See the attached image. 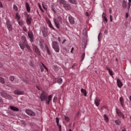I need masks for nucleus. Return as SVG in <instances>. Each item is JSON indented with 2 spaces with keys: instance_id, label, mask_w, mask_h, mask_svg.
Returning <instances> with one entry per match:
<instances>
[{
  "instance_id": "f257e3e1",
  "label": "nucleus",
  "mask_w": 131,
  "mask_h": 131,
  "mask_svg": "<svg viewBox=\"0 0 131 131\" xmlns=\"http://www.w3.org/2000/svg\"><path fill=\"white\" fill-rule=\"evenodd\" d=\"M19 46L21 50H24L26 48L27 49L28 52H30L31 53V49H30V46L28 45V43H27V40H26V36H23L21 37V41L19 42Z\"/></svg>"
},
{
  "instance_id": "f03ea898",
  "label": "nucleus",
  "mask_w": 131,
  "mask_h": 131,
  "mask_svg": "<svg viewBox=\"0 0 131 131\" xmlns=\"http://www.w3.org/2000/svg\"><path fill=\"white\" fill-rule=\"evenodd\" d=\"M53 21L56 28H58V29H59V28H60V24H62V23H63V21H62V17L58 16L57 17H55L53 19Z\"/></svg>"
},
{
  "instance_id": "7ed1b4c3",
  "label": "nucleus",
  "mask_w": 131,
  "mask_h": 131,
  "mask_svg": "<svg viewBox=\"0 0 131 131\" xmlns=\"http://www.w3.org/2000/svg\"><path fill=\"white\" fill-rule=\"evenodd\" d=\"M52 46L53 49L54 50L56 53H59V52H60V47H59V45L56 41H52Z\"/></svg>"
},
{
  "instance_id": "20e7f679",
  "label": "nucleus",
  "mask_w": 131,
  "mask_h": 131,
  "mask_svg": "<svg viewBox=\"0 0 131 131\" xmlns=\"http://www.w3.org/2000/svg\"><path fill=\"white\" fill-rule=\"evenodd\" d=\"M2 97L7 99V100H12V96H10L9 94H7L5 91H2L0 93Z\"/></svg>"
},
{
  "instance_id": "39448f33",
  "label": "nucleus",
  "mask_w": 131,
  "mask_h": 131,
  "mask_svg": "<svg viewBox=\"0 0 131 131\" xmlns=\"http://www.w3.org/2000/svg\"><path fill=\"white\" fill-rule=\"evenodd\" d=\"M6 25L9 31H12L13 30V23L11 22L10 20L6 21Z\"/></svg>"
},
{
  "instance_id": "423d86ee",
  "label": "nucleus",
  "mask_w": 131,
  "mask_h": 131,
  "mask_svg": "<svg viewBox=\"0 0 131 131\" xmlns=\"http://www.w3.org/2000/svg\"><path fill=\"white\" fill-rule=\"evenodd\" d=\"M40 99L42 102L46 101L48 99V94L45 92H42L40 95Z\"/></svg>"
},
{
  "instance_id": "0eeeda50",
  "label": "nucleus",
  "mask_w": 131,
  "mask_h": 131,
  "mask_svg": "<svg viewBox=\"0 0 131 131\" xmlns=\"http://www.w3.org/2000/svg\"><path fill=\"white\" fill-rule=\"evenodd\" d=\"M116 112L118 116H119V117L122 118V119H124V118H125L124 115L123 114V113H122V112H121V111L120 110H119L118 108H116Z\"/></svg>"
},
{
  "instance_id": "6e6552de",
  "label": "nucleus",
  "mask_w": 131,
  "mask_h": 131,
  "mask_svg": "<svg viewBox=\"0 0 131 131\" xmlns=\"http://www.w3.org/2000/svg\"><path fill=\"white\" fill-rule=\"evenodd\" d=\"M28 35L29 39H30L31 42H33V33L31 31L28 32Z\"/></svg>"
},
{
  "instance_id": "1a4fd4ad",
  "label": "nucleus",
  "mask_w": 131,
  "mask_h": 131,
  "mask_svg": "<svg viewBox=\"0 0 131 131\" xmlns=\"http://www.w3.org/2000/svg\"><path fill=\"white\" fill-rule=\"evenodd\" d=\"M26 18H27V20H26L27 24L28 25H30V24H31V21L32 20V17H31V16L30 15L27 14Z\"/></svg>"
},
{
  "instance_id": "9d476101",
  "label": "nucleus",
  "mask_w": 131,
  "mask_h": 131,
  "mask_svg": "<svg viewBox=\"0 0 131 131\" xmlns=\"http://www.w3.org/2000/svg\"><path fill=\"white\" fill-rule=\"evenodd\" d=\"M33 50L34 52H35L37 54V55L40 56V51H39V50H38L37 46H36L35 45H33Z\"/></svg>"
},
{
  "instance_id": "9b49d317",
  "label": "nucleus",
  "mask_w": 131,
  "mask_h": 131,
  "mask_svg": "<svg viewBox=\"0 0 131 131\" xmlns=\"http://www.w3.org/2000/svg\"><path fill=\"white\" fill-rule=\"evenodd\" d=\"M26 113L30 116H35V113L30 110H26Z\"/></svg>"
},
{
  "instance_id": "f8f14e48",
  "label": "nucleus",
  "mask_w": 131,
  "mask_h": 131,
  "mask_svg": "<svg viewBox=\"0 0 131 131\" xmlns=\"http://www.w3.org/2000/svg\"><path fill=\"white\" fill-rule=\"evenodd\" d=\"M15 95H24V91L16 90L14 92Z\"/></svg>"
},
{
  "instance_id": "ddd939ff",
  "label": "nucleus",
  "mask_w": 131,
  "mask_h": 131,
  "mask_svg": "<svg viewBox=\"0 0 131 131\" xmlns=\"http://www.w3.org/2000/svg\"><path fill=\"white\" fill-rule=\"evenodd\" d=\"M63 7L64 8V9H65V10H70V9H71V6L70 5V4L67 3V2L63 6Z\"/></svg>"
},
{
  "instance_id": "4468645a",
  "label": "nucleus",
  "mask_w": 131,
  "mask_h": 131,
  "mask_svg": "<svg viewBox=\"0 0 131 131\" xmlns=\"http://www.w3.org/2000/svg\"><path fill=\"white\" fill-rule=\"evenodd\" d=\"M40 69L41 70V72H43V71H45V69H46L47 71H48V68L46 67L43 63H42V66H40Z\"/></svg>"
},
{
  "instance_id": "2eb2a0df",
  "label": "nucleus",
  "mask_w": 131,
  "mask_h": 131,
  "mask_svg": "<svg viewBox=\"0 0 131 131\" xmlns=\"http://www.w3.org/2000/svg\"><path fill=\"white\" fill-rule=\"evenodd\" d=\"M26 7L28 13H30L31 8H30V6L29 5V3H28V2H26Z\"/></svg>"
},
{
  "instance_id": "dca6fc26",
  "label": "nucleus",
  "mask_w": 131,
  "mask_h": 131,
  "mask_svg": "<svg viewBox=\"0 0 131 131\" xmlns=\"http://www.w3.org/2000/svg\"><path fill=\"white\" fill-rule=\"evenodd\" d=\"M68 19L70 24H74V22H75L74 18H73L72 16L70 15L68 17Z\"/></svg>"
},
{
  "instance_id": "f3484780",
  "label": "nucleus",
  "mask_w": 131,
  "mask_h": 131,
  "mask_svg": "<svg viewBox=\"0 0 131 131\" xmlns=\"http://www.w3.org/2000/svg\"><path fill=\"white\" fill-rule=\"evenodd\" d=\"M117 85L119 88H122V85H123V84H122V82H121L120 79H118L117 80Z\"/></svg>"
},
{
  "instance_id": "a211bd4d",
  "label": "nucleus",
  "mask_w": 131,
  "mask_h": 131,
  "mask_svg": "<svg viewBox=\"0 0 131 131\" xmlns=\"http://www.w3.org/2000/svg\"><path fill=\"white\" fill-rule=\"evenodd\" d=\"M100 102H101V100L99 98H96L95 100V104L97 107H98L99 105H100Z\"/></svg>"
},
{
  "instance_id": "6ab92c4d",
  "label": "nucleus",
  "mask_w": 131,
  "mask_h": 131,
  "mask_svg": "<svg viewBox=\"0 0 131 131\" xmlns=\"http://www.w3.org/2000/svg\"><path fill=\"white\" fill-rule=\"evenodd\" d=\"M39 46L40 49L43 50L45 49V43H43V40H41L39 41Z\"/></svg>"
},
{
  "instance_id": "aec40b11",
  "label": "nucleus",
  "mask_w": 131,
  "mask_h": 131,
  "mask_svg": "<svg viewBox=\"0 0 131 131\" xmlns=\"http://www.w3.org/2000/svg\"><path fill=\"white\" fill-rule=\"evenodd\" d=\"M119 101L122 107H124V99H123V97H120Z\"/></svg>"
},
{
  "instance_id": "412c9836",
  "label": "nucleus",
  "mask_w": 131,
  "mask_h": 131,
  "mask_svg": "<svg viewBox=\"0 0 131 131\" xmlns=\"http://www.w3.org/2000/svg\"><path fill=\"white\" fill-rule=\"evenodd\" d=\"M48 24L50 28H51V29H53V30H55V28L54 27V26H53V25L52 24V23L51 22V21L50 20L48 21Z\"/></svg>"
},
{
  "instance_id": "4be33fe9",
  "label": "nucleus",
  "mask_w": 131,
  "mask_h": 131,
  "mask_svg": "<svg viewBox=\"0 0 131 131\" xmlns=\"http://www.w3.org/2000/svg\"><path fill=\"white\" fill-rule=\"evenodd\" d=\"M9 107L13 111H19V108H17L16 106H10Z\"/></svg>"
},
{
  "instance_id": "5701e85b",
  "label": "nucleus",
  "mask_w": 131,
  "mask_h": 131,
  "mask_svg": "<svg viewBox=\"0 0 131 131\" xmlns=\"http://www.w3.org/2000/svg\"><path fill=\"white\" fill-rule=\"evenodd\" d=\"M69 3L72 4L73 5H77V2L76 0H68Z\"/></svg>"
},
{
  "instance_id": "b1692460",
  "label": "nucleus",
  "mask_w": 131,
  "mask_h": 131,
  "mask_svg": "<svg viewBox=\"0 0 131 131\" xmlns=\"http://www.w3.org/2000/svg\"><path fill=\"white\" fill-rule=\"evenodd\" d=\"M66 3H67L66 1H65V0L59 1V5L60 6H63Z\"/></svg>"
},
{
  "instance_id": "393cba45",
  "label": "nucleus",
  "mask_w": 131,
  "mask_h": 131,
  "mask_svg": "<svg viewBox=\"0 0 131 131\" xmlns=\"http://www.w3.org/2000/svg\"><path fill=\"white\" fill-rule=\"evenodd\" d=\"M81 93H82V94H83L84 96L85 97H86V91L83 89H81Z\"/></svg>"
},
{
  "instance_id": "a878e982",
  "label": "nucleus",
  "mask_w": 131,
  "mask_h": 131,
  "mask_svg": "<svg viewBox=\"0 0 131 131\" xmlns=\"http://www.w3.org/2000/svg\"><path fill=\"white\" fill-rule=\"evenodd\" d=\"M19 26H23L24 25V21L22 20H17Z\"/></svg>"
},
{
  "instance_id": "bb28decb",
  "label": "nucleus",
  "mask_w": 131,
  "mask_h": 131,
  "mask_svg": "<svg viewBox=\"0 0 131 131\" xmlns=\"http://www.w3.org/2000/svg\"><path fill=\"white\" fill-rule=\"evenodd\" d=\"M115 123L117 125H120L121 124V121L120 120H117L115 121Z\"/></svg>"
},
{
  "instance_id": "cd10ccee",
  "label": "nucleus",
  "mask_w": 131,
  "mask_h": 131,
  "mask_svg": "<svg viewBox=\"0 0 131 131\" xmlns=\"http://www.w3.org/2000/svg\"><path fill=\"white\" fill-rule=\"evenodd\" d=\"M103 118H104V120L105 121V122H108V121H109V118H108L107 117V116L106 115H104L103 116Z\"/></svg>"
},
{
  "instance_id": "c85d7f7f",
  "label": "nucleus",
  "mask_w": 131,
  "mask_h": 131,
  "mask_svg": "<svg viewBox=\"0 0 131 131\" xmlns=\"http://www.w3.org/2000/svg\"><path fill=\"white\" fill-rule=\"evenodd\" d=\"M0 83H5V79L2 77H0Z\"/></svg>"
},
{
  "instance_id": "c756f323",
  "label": "nucleus",
  "mask_w": 131,
  "mask_h": 131,
  "mask_svg": "<svg viewBox=\"0 0 131 131\" xmlns=\"http://www.w3.org/2000/svg\"><path fill=\"white\" fill-rule=\"evenodd\" d=\"M64 119L66 122H69V121H70V119L67 116H64Z\"/></svg>"
},
{
  "instance_id": "7c9ffc66",
  "label": "nucleus",
  "mask_w": 131,
  "mask_h": 131,
  "mask_svg": "<svg viewBox=\"0 0 131 131\" xmlns=\"http://www.w3.org/2000/svg\"><path fill=\"white\" fill-rule=\"evenodd\" d=\"M20 15H19V13H16L15 16V18L17 19V21H19L20 20Z\"/></svg>"
},
{
  "instance_id": "2f4dec72",
  "label": "nucleus",
  "mask_w": 131,
  "mask_h": 131,
  "mask_svg": "<svg viewBox=\"0 0 131 131\" xmlns=\"http://www.w3.org/2000/svg\"><path fill=\"white\" fill-rule=\"evenodd\" d=\"M62 82H63V79H62V78H59L57 79L58 83H62Z\"/></svg>"
},
{
  "instance_id": "473e14b6",
  "label": "nucleus",
  "mask_w": 131,
  "mask_h": 131,
  "mask_svg": "<svg viewBox=\"0 0 131 131\" xmlns=\"http://www.w3.org/2000/svg\"><path fill=\"white\" fill-rule=\"evenodd\" d=\"M38 6L40 10V11H42V12H43L44 11H43V9H42V8H41V5H40V3H38Z\"/></svg>"
},
{
  "instance_id": "72a5a7b5",
  "label": "nucleus",
  "mask_w": 131,
  "mask_h": 131,
  "mask_svg": "<svg viewBox=\"0 0 131 131\" xmlns=\"http://www.w3.org/2000/svg\"><path fill=\"white\" fill-rule=\"evenodd\" d=\"M102 39V34L100 33L98 35V40L100 41Z\"/></svg>"
},
{
  "instance_id": "f704fd0d",
  "label": "nucleus",
  "mask_w": 131,
  "mask_h": 131,
  "mask_svg": "<svg viewBox=\"0 0 131 131\" xmlns=\"http://www.w3.org/2000/svg\"><path fill=\"white\" fill-rule=\"evenodd\" d=\"M46 51L48 55H51V52L50 51V50L49 49V48H48V47H46Z\"/></svg>"
},
{
  "instance_id": "c9c22d12",
  "label": "nucleus",
  "mask_w": 131,
  "mask_h": 131,
  "mask_svg": "<svg viewBox=\"0 0 131 131\" xmlns=\"http://www.w3.org/2000/svg\"><path fill=\"white\" fill-rule=\"evenodd\" d=\"M109 74L111 75V76H113V71L112 70H110L108 71Z\"/></svg>"
},
{
  "instance_id": "e433bc0d",
  "label": "nucleus",
  "mask_w": 131,
  "mask_h": 131,
  "mask_svg": "<svg viewBox=\"0 0 131 131\" xmlns=\"http://www.w3.org/2000/svg\"><path fill=\"white\" fill-rule=\"evenodd\" d=\"M84 57H85V53H83L81 56V61H83Z\"/></svg>"
},
{
  "instance_id": "4c0bfd02",
  "label": "nucleus",
  "mask_w": 131,
  "mask_h": 131,
  "mask_svg": "<svg viewBox=\"0 0 131 131\" xmlns=\"http://www.w3.org/2000/svg\"><path fill=\"white\" fill-rule=\"evenodd\" d=\"M52 98H53V96L52 95H49L48 96V101H50L52 100Z\"/></svg>"
},
{
  "instance_id": "58836bf2",
  "label": "nucleus",
  "mask_w": 131,
  "mask_h": 131,
  "mask_svg": "<svg viewBox=\"0 0 131 131\" xmlns=\"http://www.w3.org/2000/svg\"><path fill=\"white\" fill-rule=\"evenodd\" d=\"M42 32L43 36L46 37V36H47V32L42 30Z\"/></svg>"
},
{
  "instance_id": "ea45409f",
  "label": "nucleus",
  "mask_w": 131,
  "mask_h": 131,
  "mask_svg": "<svg viewBox=\"0 0 131 131\" xmlns=\"http://www.w3.org/2000/svg\"><path fill=\"white\" fill-rule=\"evenodd\" d=\"M10 80H11V81H14V79H15V77H14V76H10L9 78Z\"/></svg>"
},
{
  "instance_id": "a19ab883",
  "label": "nucleus",
  "mask_w": 131,
  "mask_h": 131,
  "mask_svg": "<svg viewBox=\"0 0 131 131\" xmlns=\"http://www.w3.org/2000/svg\"><path fill=\"white\" fill-rule=\"evenodd\" d=\"M103 21H104L105 23H107V22H108V19H107V17H103Z\"/></svg>"
},
{
  "instance_id": "79ce46f5",
  "label": "nucleus",
  "mask_w": 131,
  "mask_h": 131,
  "mask_svg": "<svg viewBox=\"0 0 131 131\" xmlns=\"http://www.w3.org/2000/svg\"><path fill=\"white\" fill-rule=\"evenodd\" d=\"M58 99V98L57 97H54L53 98V103H56V102H57V99Z\"/></svg>"
},
{
  "instance_id": "37998d69",
  "label": "nucleus",
  "mask_w": 131,
  "mask_h": 131,
  "mask_svg": "<svg viewBox=\"0 0 131 131\" xmlns=\"http://www.w3.org/2000/svg\"><path fill=\"white\" fill-rule=\"evenodd\" d=\"M54 70H56V71H58V66H54Z\"/></svg>"
},
{
  "instance_id": "c03bdc74",
  "label": "nucleus",
  "mask_w": 131,
  "mask_h": 131,
  "mask_svg": "<svg viewBox=\"0 0 131 131\" xmlns=\"http://www.w3.org/2000/svg\"><path fill=\"white\" fill-rule=\"evenodd\" d=\"M23 29L24 31H25V32H27V28H26V27H25V26L23 27Z\"/></svg>"
},
{
  "instance_id": "a18cd8bd",
  "label": "nucleus",
  "mask_w": 131,
  "mask_h": 131,
  "mask_svg": "<svg viewBox=\"0 0 131 131\" xmlns=\"http://www.w3.org/2000/svg\"><path fill=\"white\" fill-rule=\"evenodd\" d=\"M13 9L15 11H18V7H17L16 5H14L13 6Z\"/></svg>"
},
{
  "instance_id": "49530a36",
  "label": "nucleus",
  "mask_w": 131,
  "mask_h": 131,
  "mask_svg": "<svg viewBox=\"0 0 131 131\" xmlns=\"http://www.w3.org/2000/svg\"><path fill=\"white\" fill-rule=\"evenodd\" d=\"M45 101H46V104H47V105H50V102H51V101H49L48 100V98L47 99H46Z\"/></svg>"
},
{
  "instance_id": "de8ad7c7",
  "label": "nucleus",
  "mask_w": 131,
  "mask_h": 131,
  "mask_svg": "<svg viewBox=\"0 0 131 131\" xmlns=\"http://www.w3.org/2000/svg\"><path fill=\"white\" fill-rule=\"evenodd\" d=\"M42 7L44 10H47V6H46V5H45L43 4H42Z\"/></svg>"
},
{
  "instance_id": "09e8293b",
  "label": "nucleus",
  "mask_w": 131,
  "mask_h": 131,
  "mask_svg": "<svg viewBox=\"0 0 131 131\" xmlns=\"http://www.w3.org/2000/svg\"><path fill=\"white\" fill-rule=\"evenodd\" d=\"M102 18H106V13H103V14H102Z\"/></svg>"
},
{
  "instance_id": "8fccbe9b",
  "label": "nucleus",
  "mask_w": 131,
  "mask_h": 131,
  "mask_svg": "<svg viewBox=\"0 0 131 131\" xmlns=\"http://www.w3.org/2000/svg\"><path fill=\"white\" fill-rule=\"evenodd\" d=\"M56 123H57V125H58V124H59V118H56Z\"/></svg>"
},
{
  "instance_id": "3c124183",
  "label": "nucleus",
  "mask_w": 131,
  "mask_h": 131,
  "mask_svg": "<svg viewBox=\"0 0 131 131\" xmlns=\"http://www.w3.org/2000/svg\"><path fill=\"white\" fill-rule=\"evenodd\" d=\"M122 7H123V8H126V4L123 3Z\"/></svg>"
},
{
  "instance_id": "603ef678",
  "label": "nucleus",
  "mask_w": 131,
  "mask_h": 131,
  "mask_svg": "<svg viewBox=\"0 0 131 131\" xmlns=\"http://www.w3.org/2000/svg\"><path fill=\"white\" fill-rule=\"evenodd\" d=\"M57 126H58L59 129L62 128V126H61V125H60V124H57Z\"/></svg>"
},
{
  "instance_id": "864d4df0",
  "label": "nucleus",
  "mask_w": 131,
  "mask_h": 131,
  "mask_svg": "<svg viewBox=\"0 0 131 131\" xmlns=\"http://www.w3.org/2000/svg\"><path fill=\"white\" fill-rule=\"evenodd\" d=\"M113 18V16H112V15H110V20H111V22H112V20H113V19H112V18Z\"/></svg>"
},
{
  "instance_id": "5fc2aeb1",
  "label": "nucleus",
  "mask_w": 131,
  "mask_h": 131,
  "mask_svg": "<svg viewBox=\"0 0 131 131\" xmlns=\"http://www.w3.org/2000/svg\"><path fill=\"white\" fill-rule=\"evenodd\" d=\"M4 101L3 100V98L2 97H0V103H3Z\"/></svg>"
},
{
  "instance_id": "6e6d98bb",
  "label": "nucleus",
  "mask_w": 131,
  "mask_h": 131,
  "mask_svg": "<svg viewBox=\"0 0 131 131\" xmlns=\"http://www.w3.org/2000/svg\"><path fill=\"white\" fill-rule=\"evenodd\" d=\"M105 70H107L108 71H109L111 69H110V68H108V67H106L105 68Z\"/></svg>"
},
{
  "instance_id": "4d7b16f0",
  "label": "nucleus",
  "mask_w": 131,
  "mask_h": 131,
  "mask_svg": "<svg viewBox=\"0 0 131 131\" xmlns=\"http://www.w3.org/2000/svg\"><path fill=\"white\" fill-rule=\"evenodd\" d=\"M74 50V48H72L71 49V53H72V54L73 53V50Z\"/></svg>"
},
{
  "instance_id": "13d9d810",
  "label": "nucleus",
  "mask_w": 131,
  "mask_h": 131,
  "mask_svg": "<svg viewBox=\"0 0 131 131\" xmlns=\"http://www.w3.org/2000/svg\"><path fill=\"white\" fill-rule=\"evenodd\" d=\"M58 40L59 42H61V38H60V37H58Z\"/></svg>"
},
{
  "instance_id": "bf43d9fd",
  "label": "nucleus",
  "mask_w": 131,
  "mask_h": 131,
  "mask_svg": "<svg viewBox=\"0 0 131 131\" xmlns=\"http://www.w3.org/2000/svg\"><path fill=\"white\" fill-rule=\"evenodd\" d=\"M0 7L3 8V4L2 3V2H0Z\"/></svg>"
},
{
  "instance_id": "052dcab7",
  "label": "nucleus",
  "mask_w": 131,
  "mask_h": 131,
  "mask_svg": "<svg viewBox=\"0 0 131 131\" xmlns=\"http://www.w3.org/2000/svg\"><path fill=\"white\" fill-rule=\"evenodd\" d=\"M75 65H74V64L73 65L72 67V68L73 69H75Z\"/></svg>"
},
{
  "instance_id": "680f3d73",
  "label": "nucleus",
  "mask_w": 131,
  "mask_h": 131,
  "mask_svg": "<svg viewBox=\"0 0 131 131\" xmlns=\"http://www.w3.org/2000/svg\"><path fill=\"white\" fill-rule=\"evenodd\" d=\"M122 131H126V129L125 128H124L122 129Z\"/></svg>"
},
{
  "instance_id": "e2e57ef3",
  "label": "nucleus",
  "mask_w": 131,
  "mask_h": 131,
  "mask_svg": "<svg viewBox=\"0 0 131 131\" xmlns=\"http://www.w3.org/2000/svg\"><path fill=\"white\" fill-rule=\"evenodd\" d=\"M128 13H126V18H128Z\"/></svg>"
},
{
  "instance_id": "0e129e2a",
  "label": "nucleus",
  "mask_w": 131,
  "mask_h": 131,
  "mask_svg": "<svg viewBox=\"0 0 131 131\" xmlns=\"http://www.w3.org/2000/svg\"><path fill=\"white\" fill-rule=\"evenodd\" d=\"M65 41H66V39H64L62 43H65Z\"/></svg>"
},
{
  "instance_id": "69168bd1",
  "label": "nucleus",
  "mask_w": 131,
  "mask_h": 131,
  "mask_svg": "<svg viewBox=\"0 0 131 131\" xmlns=\"http://www.w3.org/2000/svg\"><path fill=\"white\" fill-rule=\"evenodd\" d=\"M3 67V63L2 62H0V67Z\"/></svg>"
},
{
  "instance_id": "338daca9",
  "label": "nucleus",
  "mask_w": 131,
  "mask_h": 131,
  "mask_svg": "<svg viewBox=\"0 0 131 131\" xmlns=\"http://www.w3.org/2000/svg\"><path fill=\"white\" fill-rule=\"evenodd\" d=\"M128 2H129V5H130V3H131V0H128Z\"/></svg>"
},
{
  "instance_id": "774afa93",
  "label": "nucleus",
  "mask_w": 131,
  "mask_h": 131,
  "mask_svg": "<svg viewBox=\"0 0 131 131\" xmlns=\"http://www.w3.org/2000/svg\"><path fill=\"white\" fill-rule=\"evenodd\" d=\"M78 115H79V112L77 113V116H78Z\"/></svg>"
}]
</instances>
